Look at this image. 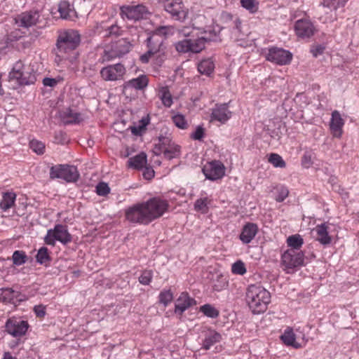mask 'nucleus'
Wrapping results in <instances>:
<instances>
[{"label": "nucleus", "mask_w": 359, "mask_h": 359, "mask_svg": "<svg viewBox=\"0 0 359 359\" xmlns=\"http://www.w3.org/2000/svg\"><path fill=\"white\" fill-rule=\"evenodd\" d=\"M159 144L165 149L170 146L172 142L169 137L161 135L158 137Z\"/></svg>", "instance_id": "56"}, {"label": "nucleus", "mask_w": 359, "mask_h": 359, "mask_svg": "<svg viewBox=\"0 0 359 359\" xmlns=\"http://www.w3.org/2000/svg\"><path fill=\"white\" fill-rule=\"evenodd\" d=\"M312 153L306 151L302 158V165L304 168H309L312 164Z\"/></svg>", "instance_id": "50"}, {"label": "nucleus", "mask_w": 359, "mask_h": 359, "mask_svg": "<svg viewBox=\"0 0 359 359\" xmlns=\"http://www.w3.org/2000/svg\"><path fill=\"white\" fill-rule=\"evenodd\" d=\"M30 148L39 155L43 154L45 152V144L42 142L32 140L29 142Z\"/></svg>", "instance_id": "44"}, {"label": "nucleus", "mask_w": 359, "mask_h": 359, "mask_svg": "<svg viewBox=\"0 0 359 359\" xmlns=\"http://www.w3.org/2000/svg\"><path fill=\"white\" fill-rule=\"evenodd\" d=\"M258 231V226L254 223H247L242 229L241 233L239 236L240 240L244 244L250 243L255 238Z\"/></svg>", "instance_id": "25"}, {"label": "nucleus", "mask_w": 359, "mask_h": 359, "mask_svg": "<svg viewBox=\"0 0 359 359\" xmlns=\"http://www.w3.org/2000/svg\"><path fill=\"white\" fill-rule=\"evenodd\" d=\"M173 299V293L170 290H163L158 295V302L167 306Z\"/></svg>", "instance_id": "39"}, {"label": "nucleus", "mask_w": 359, "mask_h": 359, "mask_svg": "<svg viewBox=\"0 0 359 359\" xmlns=\"http://www.w3.org/2000/svg\"><path fill=\"white\" fill-rule=\"evenodd\" d=\"M152 279V271H144L140 276L139 277V281L141 284L148 285Z\"/></svg>", "instance_id": "49"}, {"label": "nucleus", "mask_w": 359, "mask_h": 359, "mask_svg": "<svg viewBox=\"0 0 359 359\" xmlns=\"http://www.w3.org/2000/svg\"><path fill=\"white\" fill-rule=\"evenodd\" d=\"M231 271L234 274L243 275L246 273V268L244 263L238 260L233 263L231 266Z\"/></svg>", "instance_id": "46"}, {"label": "nucleus", "mask_w": 359, "mask_h": 359, "mask_svg": "<svg viewBox=\"0 0 359 359\" xmlns=\"http://www.w3.org/2000/svg\"><path fill=\"white\" fill-rule=\"evenodd\" d=\"M246 302L254 314L264 313L271 302L270 292L259 285H250L246 291Z\"/></svg>", "instance_id": "2"}, {"label": "nucleus", "mask_w": 359, "mask_h": 359, "mask_svg": "<svg viewBox=\"0 0 359 359\" xmlns=\"http://www.w3.org/2000/svg\"><path fill=\"white\" fill-rule=\"evenodd\" d=\"M266 60L278 65H287L292 59V54L290 51L282 48L276 46L268 49L265 55Z\"/></svg>", "instance_id": "13"}, {"label": "nucleus", "mask_w": 359, "mask_h": 359, "mask_svg": "<svg viewBox=\"0 0 359 359\" xmlns=\"http://www.w3.org/2000/svg\"><path fill=\"white\" fill-rule=\"evenodd\" d=\"M163 6L173 20L184 22L189 17V9L182 0H163Z\"/></svg>", "instance_id": "7"}, {"label": "nucleus", "mask_w": 359, "mask_h": 359, "mask_svg": "<svg viewBox=\"0 0 359 359\" xmlns=\"http://www.w3.org/2000/svg\"><path fill=\"white\" fill-rule=\"evenodd\" d=\"M149 123V117H146V118H142L140 121V124L142 126V127H143L144 128L146 129V127L147 126Z\"/></svg>", "instance_id": "62"}, {"label": "nucleus", "mask_w": 359, "mask_h": 359, "mask_svg": "<svg viewBox=\"0 0 359 359\" xmlns=\"http://www.w3.org/2000/svg\"><path fill=\"white\" fill-rule=\"evenodd\" d=\"M231 116V111L229 110L228 104H218L212 109L211 120L217 121L221 123H226Z\"/></svg>", "instance_id": "20"}, {"label": "nucleus", "mask_w": 359, "mask_h": 359, "mask_svg": "<svg viewBox=\"0 0 359 359\" xmlns=\"http://www.w3.org/2000/svg\"><path fill=\"white\" fill-rule=\"evenodd\" d=\"M34 311L39 318H43L46 315V307L43 305H36L34 307Z\"/></svg>", "instance_id": "54"}, {"label": "nucleus", "mask_w": 359, "mask_h": 359, "mask_svg": "<svg viewBox=\"0 0 359 359\" xmlns=\"http://www.w3.org/2000/svg\"><path fill=\"white\" fill-rule=\"evenodd\" d=\"M171 29L172 27H159L156 30V32L147 40L148 50L156 56V63L159 65H161L165 58V46L162 35H166L168 31Z\"/></svg>", "instance_id": "3"}, {"label": "nucleus", "mask_w": 359, "mask_h": 359, "mask_svg": "<svg viewBox=\"0 0 359 359\" xmlns=\"http://www.w3.org/2000/svg\"><path fill=\"white\" fill-rule=\"evenodd\" d=\"M220 20L226 25V27L231 29L233 33H240L241 21L238 17H234L231 13L223 11L220 15Z\"/></svg>", "instance_id": "23"}, {"label": "nucleus", "mask_w": 359, "mask_h": 359, "mask_svg": "<svg viewBox=\"0 0 359 359\" xmlns=\"http://www.w3.org/2000/svg\"><path fill=\"white\" fill-rule=\"evenodd\" d=\"M126 72V68L121 63L107 65L100 70V76L105 81H116L123 79Z\"/></svg>", "instance_id": "14"}, {"label": "nucleus", "mask_w": 359, "mask_h": 359, "mask_svg": "<svg viewBox=\"0 0 359 359\" xmlns=\"http://www.w3.org/2000/svg\"><path fill=\"white\" fill-rule=\"evenodd\" d=\"M57 83V81L56 79H53V78H48V77H46L43 79V84L45 86H50V87H53L55 86L56 84Z\"/></svg>", "instance_id": "58"}, {"label": "nucleus", "mask_w": 359, "mask_h": 359, "mask_svg": "<svg viewBox=\"0 0 359 359\" xmlns=\"http://www.w3.org/2000/svg\"><path fill=\"white\" fill-rule=\"evenodd\" d=\"M172 121L175 125L180 129H186L187 128V122L185 117L180 114H177L172 116Z\"/></svg>", "instance_id": "45"}, {"label": "nucleus", "mask_w": 359, "mask_h": 359, "mask_svg": "<svg viewBox=\"0 0 359 359\" xmlns=\"http://www.w3.org/2000/svg\"><path fill=\"white\" fill-rule=\"evenodd\" d=\"M199 311L202 312L205 316L211 318H216L219 315V311L209 304L201 306Z\"/></svg>", "instance_id": "37"}, {"label": "nucleus", "mask_w": 359, "mask_h": 359, "mask_svg": "<svg viewBox=\"0 0 359 359\" xmlns=\"http://www.w3.org/2000/svg\"><path fill=\"white\" fill-rule=\"evenodd\" d=\"M60 116L65 125L79 123L82 121L81 114L71 108L60 111Z\"/></svg>", "instance_id": "24"}, {"label": "nucleus", "mask_w": 359, "mask_h": 359, "mask_svg": "<svg viewBox=\"0 0 359 359\" xmlns=\"http://www.w3.org/2000/svg\"><path fill=\"white\" fill-rule=\"evenodd\" d=\"M131 132L135 135H141L142 132L145 130L140 124L137 126H133L130 128Z\"/></svg>", "instance_id": "59"}, {"label": "nucleus", "mask_w": 359, "mask_h": 359, "mask_svg": "<svg viewBox=\"0 0 359 359\" xmlns=\"http://www.w3.org/2000/svg\"><path fill=\"white\" fill-rule=\"evenodd\" d=\"M16 195L13 192H5L3 194L2 200L0 202V208L4 211L10 209L15 203Z\"/></svg>", "instance_id": "30"}, {"label": "nucleus", "mask_w": 359, "mask_h": 359, "mask_svg": "<svg viewBox=\"0 0 359 359\" xmlns=\"http://www.w3.org/2000/svg\"><path fill=\"white\" fill-rule=\"evenodd\" d=\"M202 171L207 179L215 181L225 175V167L221 161H212L204 165Z\"/></svg>", "instance_id": "16"}, {"label": "nucleus", "mask_w": 359, "mask_h": 359, "mask_svg": "<svg viewBox=\"0 0 359 359\" xmlns=\"http://www.w3.org/2000/svg\"><path fill=\"white\" fill-rule=\"evenodd\" d=\"M163 154L168 160L177 158L180 155V147L172 143L170 146L164 149Z\"/></svg>", "instance_id": "36"}, {"label": "nucleus", "mask_w": 359, "mask_h": 359, "mask_svg": "<svg viewBox=\"0 0 359 359\" xmlns=\"http://www.w3.org/2000/svg\"><path fill=\"white\" fill-rule=\"evenodd\" d=\"M81 41L76 30L68 29L61 32L57 39L56 46L59 53H68L77 48Z\"/></svg>", "instance_id": "5"}, {"label": "nucleus", "mask_w": 359, "mask_h": 359, "mask_svg": "<svg viewBox=\"0 0 359 359\" xmlns=\"http://www.w3.org/2000/svg\"><path fill=\"white\" fill-rule=\"evenodd\" d=\"M241 4L251 13H255L259 8V2L257 0H241Z\"/></svg>", "instance_id": "41"}, {"label": "nucleus", "mask_w": 359, "mask_h": 359, "mask_svg": "<svg viewBox=\"0 0 359 359\" xmlns=\"http://www.w3.org/2000/svg\"><path fill=\"white\" fill-rule=\"evenodd\" d=\"M205 135V130L201 126H197L196 130L191 133V138L194 140H201Z\"/></svg>", "instance_id": "52"}, {"label": "nucleus", "mask_w": 359, "mask_h": 359, "mask_svg": "<svg viewBox=\"0 0 359 359\" xmlns=\"http://www.w3.org/2000/svg\"><path fill=\"white\" fill-rule=\"evenodd\" d=\"M295 31L298 36L302 38H309L313 35L315 27L309 20H299L295 23Z\"/></svg>", "instance_id": "22"}, {"label": "nucleus", "mask_w": 359, "mask_h": 359, "mask_svg": "<svg viewBox=\"0 0 359 359\" xmlns=\"http://www.w3.org/2000/svg\"><path fill=\"white\" fill-rule=\"evenodd\" d=\"M151 57H156V56L151 51H149L148 50L145 53H144L143 55H142L140 56V61L142 63L147 64V63L149 62V59H150Z\"/></svg>", "instance_id": "57"}, {"label": "nucleus", "mask_w": 359, "mask_h": 359, "mask_svg": "<svg viewBox=\"0 0 359 359\" xmlns=\"http://www.w3.org/2000/svg\"><path fill=\"white\" fill-rule=\"evenodd\" d=\"M348 0H323L321 3L324 7L337 10L344 7Z\"/></svg>", "instance_id": "40"}, {"label": "nucleus", "mask_w": 359, "mask_h": 359, "mask_svg": "<svg viewBox=\"0 0 359 359\" xmlns=\"http://www.w3.org/2000/svg\"><path fill=\"white\" fill-rule=\"evenodd\" d=\"M142 203L145 208L150 223L154 219L161 217L168 208L167 201L157 197L151 198L146 202Z\"/></svg>", "instance_id": "11"}, {"label": "nucleus", "mask_w": 359, "mask_h": 359, "mask_svg": "<svg viewBox=\"0 0 359 359\" xmlns=\"http://www.w3.org/2000/svg\"><path fill=\"white\" fill-rule=\"evenodd\" d=\"M269 162L271 163L276 168H285L286 165L285 162L283 158L277 154H271L269 158Z\"/></svg>", "instance_id": "43"}, {"label": "nucleus", "mask_w": 359, "mask_h": 359, "mask_svg": "<svg viewBox=\"0 0 359 359\" xmlns=\"http://www.w3.org/2000/svg\"><path fill=\"white\" fill-rule=\"evenodd\" d=\"M3 359H15V358H13L10 353L6 352L4 355Z\"/></svg>", "instance_id": "63"}, {"label": "nucleus", "mask_w": 359, "mask_h": 359, "mask_svg": "<svg viewBox=\"0 0 359 359\" xmlns=\"http://www.w3.org/2000/svg\"><path fill=\"white\" fill-rule=\"evenodd\" d=\"M36 260L40 264L46 265L51 261V257L49 255L48 249L46 247H41L37 252L36 255Z\"/></svg>", "instance_id": "35"}, {"label": "nucleus", "mask_w": 359, "mask_h": 359, "mask_svg": "<svg viewBox=\"0 0 359 359\" xmlns=\"http://www.w3.org/2000/svg\"><path fill=\"white\" fill-rule=\"evenodd\" d=\"M179 34L185 37L175 43L176 50L181 53H198L205 48L207 43L217 39V33L215 29L204 30L203 35L198 36L189 27H183Z\"/></svg>", "instance_id": "1"}, {"label": "nucleus", "mask_w": 359, "mask_h": 359, "mask_svg": "<svg viewBox=\"0 0 359 359\" xmlns=\"http://www.w3.org/2000/svg\"><path fill=\"white\" fill-rule=\"evenodd\" d=\"M161 100L162 103L165 107H170L172 104V97L168 90H164L161 96Z\"/></svg>", "instance_id": "48"}, {"label": "nucleus", "mask_w": 359, "mask_h": 359, "mask_svg": "<svg viewBox=\"0 0 359 359\" xmlns=\"http://www.w3.org/2000/svg\"><path fill=\"white\" fill-rule=\"evenodd\" d=\"M9 79L11 81L15 80L20 86L31 85L36 81V72L32 66L25 65L19 60L10 72Z\"/></svg>", "instance_id": "4"}, {"label": "nucleus", "mask_w": 359, "mask_h": 359, "mask_svg": "<svg viewBox=\"0 0 359 359\" xmlns=\"http://www.w3.org/2000/svg\"><path fill=\"white\" fill-rule=\"evenodd\" d=\"M325 50V46L323 45H317L316 46H313L311 49V52L312 55L316 57L318 55L323 54Z\"/></svg>", "instance_id": "55"}, {"label": "nucleus", "mask_w": 359, "mask_h": 359, "mask_svg": "<svg viewBox=\"0 0 359 359\" xmlns=\"http://www.w3.org/2000/svg\"><path fill=\"white\" fill-rule=\"evenodd\" d=\"M222 336L219 333L212 331L207 335L203 340L202 347L205 350H209L212 346L221 340Z\"/></svg>", "instance_id": "31"}, {"label": "nucleus", "mask_w": 359, "mask_h": 359, "mask_svg": "<svg viewBox=\"0 0 359 359\" xmlns=\"http://www.w3.org/2000/svg\"><path fill=\"white\" fill-rule=\"evenodd\" d=\"M143 176L147 180H150L154 176V171L151 168H146V170L143 172Z\"/></svg>", "instance_id": "60"}, {"label": "nucleus", "mask_w": 359, "mask_h": 359, "mask_svg": "<svg viewBox=\"0 0 359 359\" xmlns=\"http://www.w3.org/2000/svg\"><path fill=\"white\" fill-rule=\"evenodd\" d=\"M120 10L122 18L135 21L144 18L147 14L149 13L147 8L142 4L123 6Z\"/></svg>", "instance_id": "15"}, {"label": "nucleus", "mask_w": 359, "mask_h": 359, "mask_svg": "<svg viewBox=\"0 0 359 359\" xmlns=\"http://www.w3.org/2000/svg\"><path fill=\"white\" fill-rule=\"evenodd\" d=\"M110 191V188L107 183L101 182L96 186V193L101 196H107Z\"/></svg>", "instance_id": "47"}, {"label": "nucleus", "mask_w": 359, "mask_h": 359, "mask_svg": "<svg viewBox=\"0 0 359 359\" xmlns=\"http://www.w3.org/2000/svg\"><path fill=\"white\" fill-rule=\"evenodd\" d=\"M207 208V198L197 199L194 203V209L197 211L203 210Z\"/></svg>", "instance_id": "53"}, {"label": "nucleus", "mask_w": 359, "mask_h": 359, "mask_svg": "<svg viewBox=\"0 0 359 359\" xmlns=\"http://www.w3.org/2000/svg\"><path fill=\"white\" fill-rule=\"evenodd\" d=\"M28 327L29 325L27 321L15 318L8 319L5 325L6 331L14 337L25 335Z\"/></svg>", "instance_id": "17"}, {"label": "nucleus", "mask_w": 359, "mask_h": 359, "mask_svg": "<svg viewBox=\"0 0 359 359\" xmlns=\"http://www.w3.org/2000/svg\"><path fill=\"white\" fill-rule=\"evenodd\" d=\"M280 264L287 273H290L289 270L304 264V254L302 251L287 249L281 255Z\"/></svg>", "instance_id": "10"}, {"label": "nucleus", "mask_w": 359, "mask_h": 359, "mask_svg": "<svg viewBox=\"0 0 359 359\" xmlns=\"http://www.w3.org/2000/svg\"><path fill=\"white\" fill-rule=\"evenodd\" d=\"M147 163V155L145 153L142 152L133 157H131L128 161V164L130 168L135 169H142Z\"/></svg>", "instance_id": "28"}, {"label": "nucleus", "mask_w": 359, "mask_h": 359, "mask_svg": "<svg viewBox=\"0 0 359 359\" xmlns=\"http://www.w3.org/2000/svg\"><path fill=\"white\" fill-rule=\"evenodd\" d=\"M14 265L20 266L27 262L28 257L26 253L22 250H15L12 256Z\"/></svg>", "instance_id": "38"}, {"label": "nucleus", "mask_w": 359, "mask_h": 359, "mask_svg": "<svg viewBox=\"0 0 359 359\" xmlns=\"http://www.w3.org/2000/svg\"><path fill=\"white\" fill-rule=\"evenodd\" d=\"M123 30L121 27L116 24H113L109 26L105 29V37H117L122 34Z\"/></svg>", "instance_id": "42"}, {"label": "nucleus", "mask_w": 359, "mask_h": 359, "mask_svg": "<svg viewBox=\"0 0 359 359\" xmlns=\"http://www.w3.org/2000/svg\"><path fill=\"white\" fill-rule=\"evenodd\" d=\"M72 240V235L69 233L67 226L62 224H56L54 229H50L47 231V234L44 238V242L49 245L54 246L55 241L66 245Z\"/></svg>", "instance_id": "8"}, {"label": "nucleus", "mask_w": 359, "mask_h": 359, "mask_svg": "<svg viewBox=\"0 0 359 359\" xmlns=\"http://www.w3.org/2000/svg\"><path fill=\"white\" fill-rule=\"evenodd\" d=\"M131 47V43L126 38L112 42L110 46L104 50L103 60L110 61L114 58L122 57L130 50Z\"/></svg>", "instance_id": "9"}, {"label": "nucleus", "mask_w": 359, "mask_h": 359, "mask_svg": "<svg viewBox=\"0 0 359 359\" xmlns=\"http://www.w3.org/2000/svg\"><path fill=\"white\" fill-rule=\"evenodd\" d=\"M163 150L164 148L161 146V144L159 143L156 144L153 149V153L156 156H159L161 153H163Z\"/></svg>", "instance_id": "61"}, {"label": "nucleus", "mask_w": 359, "mask_h": 359, "mask_svg": "<svg viewBox=\"0 0 359 359\" xmlns=\"http://www.w3.org/2000/svg\"><path fill=\"white\" fill-rule=\"evenodd\" d=\"M49 175L51 180L62 179L67 182H76L80 176L76 167L68 164L51 166Z\"/></svg>", "instance_id": "6"}, {"label": "nucleus", "mask_w": 359, "mask_h": 359, "mask_svg": "<svg viewBox=\"0 0 359 359\" xmlns=\"http://www.w3.org/2000/svg\"><path fill=\"white\" fill-rule=\"evenodd\" d=\"M313 231L316 233V241H318L324 246L329 245L332 243V236L330 235V224L324 222L318 224Z\"/></svg>", "instance_id": "19"}, {"label": "nucleus", "mask_w": 359, "mask_h": 359, "mask_svg": "<svg viewBox=\"0 0 359 359\" xmlns=\"http://www.w3.org/2000/svg\"><path fill=\"white\" fill-rule=\"evenodd\" d=\"M280 339L287 346H292L295 348L299 347V344L295 341V334L290 327H287L284 333L280 336Z\"/></svg>", "instance_id": "32"}, {"label": "nucleus", "mask_w": 359, "mask_h": 359, "mask_svg": "<svg viewBox=\"0 0 359 359\" xmlns=\"http://www.w3.org/2000/svg\"><path fill=\"white\" fill-rule=\"evenodd\" d=\"M289 194L288 189L285 187H281L278 189V194L276 196V201L277 202H283Z\"/></svg>", "instance_id": "51"}, {"label": "nucleus", "mask_w": 359, "mask_h": 359, "mask_svg": "<svg viewBox=\"0 0 359 359\" xmlns=\"http://www.w3.org/2000/svg\"><path fill=\"white\" fill-rule=\"evenodd\" d=\"M149 79L144 74L140 75L138 77L132 79L126 82L123 85L125 89L134 88L138 90H142L147 87Z\"/></svg>", "instance_id": "26"}, {"label": "nucleus", "mask_w": 359, "mask_h": 359, "mask_svg": "<svg viewBox=\"0 0 359 359\" xmlns=\"http://www.w3.org/2000/svg\"><path fill=\"white\" fill-rule=\"evenodd\" d=\"M126 219L130 223L147 225L150 223L143 203L129 207L125 211Z\"/></svg>", "instance_id": "12"}, {"label": "nucleus", "mask_w": 359, "mask_h": 359, "mask_svg": "<svg viewBox=\"0 0 359 359\" xmlns=\"http://www.w3.org/2000/svg\"><path fill=\"white\" fill-rule=\"evenodd\" d=\"M58 12L63 19L71 18V13L73 12L72 6L68 1H62L58 4Z\"/></svg>", "instance_id": "34"}, {"label": "nucleus", "mask_w": 359, "mask_h": 359, "mask_svg": "<svg viewBox=\"0 0 359 359\" xmlns=\"http://www.w3.org/2000/svg\"><path fill=\"white\" fill-rule=\"evenodd\" d=\"M5 292H8L9 294H12V293H13V290H11V289H6V290H5Z\"/></svg>", "instance_id": "64"}, {"label": "nucleus", "mask_w": 359, "mask_h": 359, "mask_svg": "<svg viewBox=\"0 0 359 359\" xmlns=\"http://www.w3.org/2000/svg\"><path fill=\"white\" fill-rule=\"evenodd\" d=\"M39 17V12L36 10L25 11L18 16L16 23L20 27L29 28L36 25Z\"/></svg>", "instance_id": "18"}, {"label": "nucleus", "mask_w": 359, "mask_h": 359, "mask_svg": "<svg viewBox=\"0 0 359 359\" xmlns=\"http://www.w3.org/2000/svg\"><path fill=\"white\" fill-rule=\"evenodd\" d=\"M344 124L341 114L338 111H334L332 113V118L330 121V128L335 133H338L339 136L341 134V128Z\"/></svg>", "instance_id": "27"}, {"label": "nucleus", "mask_w": 359, "mask_h": 359, "mask_svg": "<svg viewBox=\"0 0 359 359\" xmlns=\"http://www.w3.org/2000/svg\"><path fill=\"white\" fill-rule=\"evenodd\" d=\"M196 304V301L190 297L187 292H182L176 300L175 313L182 315L187 309Z\"/></svg>", "instance_id": "21"}, {"label": "nucleus", "mask_w": 359, "mask_h": 359, "mask_svg": "<svg viewBox=\"0 0 359 359\" xmlns=\"http://www.w3.org/2000/svg\"><path fill=\"white\" fill-rule=\"evenodd\" d=\"M215 69V65L211 58L201 60L198 65V70L201 74L210 75Z\"/></svg>", "instance_id": "29"}, {"label": "nucleus", "mask_w": 359, "mask_h": 359, "mask_svg": "<svg viewBox=\"0 0 359 359\" xmlns=\"http://www.w3.org/2000/svg\"><path fill=\"white\" fill-rule=\"evenodd\" d=\"M287 244L291 248L290 249L299 251V250L304 244V240L299 234H294L287 238Z\"/></svg>", "instance_id": "33"}]
</instances>
